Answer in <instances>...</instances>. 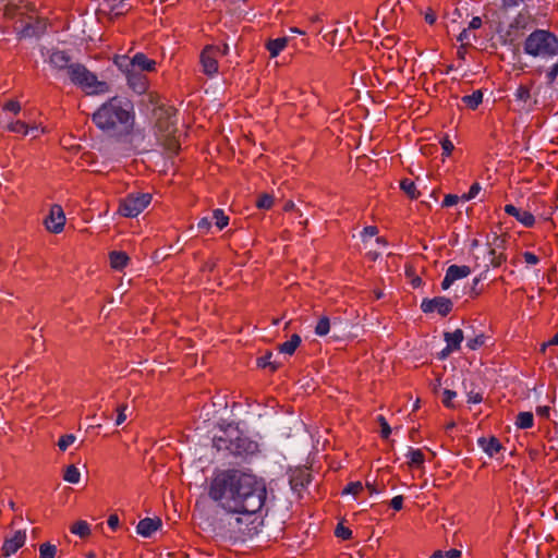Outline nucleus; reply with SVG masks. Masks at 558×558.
<instances>
[{
  "instance_id": "nucleus-31",
  "label": "nucleus",
  "mask_w": 558,
  "mask_h": 558,
  "mask_svg": "<svg viewBox=\"0 0 558 558\" xmlns=\"http://www.w3.org/2000/svg\"><path fill=\"white\" fill-rule=\"evenodd\" d=\"M213 220L219 230H222L229 223V217L220 208H217L213 211Z\"/></svg>"
},
{
  "instance_id": "nucleus-45",
  "label": "nucleus",
  "mask_w": 558,
  "mask_h": 558,
  "mask_svg": "<svg viewBox=\"0 0 558 558\" xmlns=\"http://www.w3.org/2000/svg\"><path fill=\"white\" fill-rule=\"evenodd\" d=\"M460 555L461 551L458 549H449L447 551L437 550L430 558H458Z\"/></svg>"
},
{
  "instance_id": "nucleus-39",
  "label": "nucleus",
  "mask_w": 558,
  "mask_h": 558,
  "mask_svg": "<svg viewBox=\"0 0 558 558\" xmlns=\"http://www.w3.org/2000/svg\"><path fill=\"white\" fill-rule=\"evenodd\" d=\"M274 204V197L269 194H262L256 201V206L259 209H269Z\"/></svg>"
},
{
  "instance_id": "nucleus-5",
  "label": "nucleus",
  "mask_w": 558,
  "mask_h": 558,
  "mask_svg": "<svg viewBox=\"0 0 558 558\" xmlns=\"http://www.w3.org/2000/svg\"><path fill=\"white\" fill-rule=\"evenodd\" d=\"M214 447L218 451L226 450L234 457L246 459L258 452V444L250 437L236 432L233 436H219L214 438Z\"/></svg>"
},
{
  "instance_id": "nucleus-49",
  "label": "nucleus",
  "mask_w": 558,
  "mask_h": 558,
  "mask_svg": "<svg viewBox=\"0 0 558 558\" xmlns=\"http://www.w3.org/2000/svg\"><path fill=\"white\" fill-rule=\"evenodd\" d=\"M3 109L17 114L21 111V105L16 100H10L3 106Z\"/></svg>"
},
{
  "instance_id": "nucleus-55",
  "label": "nucleus",
  "mask_w": 558,
  "mask_h": 558,
  "mask_svg": "<svg viewBox=\"0 0 558 558\" xmlns=\"http://www.w3.org/2000/svg\"><path fill=\"white\" fill-rule=\"evenodd\" d=\"M390 506L393 510H401L403 506V497L401 495L393 497L390 501Z\"/></svg>"
},
{
  "instance_id": "nucleus-8",
  "label": "nucleus",
  "mask_w": 558,
  "mask_h": 558,
  "mask_svg": "<svg viewBox=\"0 0 558 558\" xmlns=\"http://www.w3.org/2000/svg\"><path fill=\"white\" fill-rule=\"evenodd\" d=\"M45 61L48 62L57 75L62 72L68 74L70 72V68L75 64L69 52L60 49L47 50V58Z\"/></svg>"
},
{
  "instance_id": "nucleus-24",
  "label": "nucleus",
  "mask_w": 558,
  "mask_h": 558,
  "mask_svg": "<svg viewBox=\"0 0 558 558\" xmlns=\"http://www.w3.org/2000/svg\"><path fill=\"white\" fill-rule=\"evenodd\" d=\"M515 426L520 429H527L534 425V415L532 412H520L517 415Z\"/></svg>"
},
{
  "instance_id": "nucleus-38",
  "label": "nucleus",
  "mask_w": 558,
  "mask_h": 558,
  "mask_svg": "<svg viewBox=\"0 0 558 558\" xmlns=\"http://www.w3.org/2000/svg\"><path fill=\"white\" fill-rule=\"evenodd\" d=\"M558 77V60L553 63L546 71L545 78L547 85H553Z\"/></svg>"
},
{
  "instance_id": "nucleus-27",
  "label": "nucleus",
  "mask_w": 558,
  "mask_h": 558,
  "mask_svg": "<svg viewBox=\"0 0 558 558\" xmlns=\"http://www.w3.org/2000/svg\"><path fill=\"white\" fill-rule=\"evenodd\" d=\"M488 255H495L497 251H504L506 248V239L497 234H493L492 241L488 240Z\"/></svg>"
},
{
  "instance_id": "nucleus-48",
  "label": "nucleus",
  "mask_w": 558,
  "mask_h": 558,
  "mask_svg": "<svg viewBox=\"0 0 558 558\" xmlns=\"http://www.w3.org/2000/svg\"><path fill=\"white\" fill-rule=\"evenodd\" d=\"M163 146L171 155L178 154L180 149V145L174 138H167Z\"/></svg>"
},
{
  "instance_id": "nucleus-62",
  "label": "nucleus",
  "mask_w": 558,
  "mask_h": 558,
  "mask_svg": "<svg viewBox=\"0 0 558 558\" xmlns=\"http://www.w3.org/2000/svg\"><path fill=\"white\" fill-rule=\"evenodd\" d=\"M550 408L548 405L537 407L536 408V414L542 417H549Z\"/></svg>"
},
{
  "instance_id": "nucleus-40",
  "label": "nucleus",
  "mask_w": 558,
  "mask_h": 558,
  "mask_svg": "<svg viewBox=\"0 0 558 558\" xmlns=\"http://www.w3.org/2000/svg\"><path fill=\"white\" fill-rule=\"evenodd\" d=\"M335 535L341 539H350L352 537V531L344 526L342 523H338L335 529Z\"/></svg>"
},
{
  "instance_id": "nucleus-10",
  "label": "nucleus",
  "mask_w": 558,
  "mask_h": 558,
  "mask_svg": "<svg viewBox=\"0 0 558 558\" xmlns=\"http://www.w3.org/2000/svg\"><path fill=\"white\" fill-rule=\"evenodd\" d=\"M421 310L425 314L437 312L440 316H447L453 307V303L446 296H435L433 299H423L421 303Z\"/></svg>"
},
{
  "instance_id": "nucleus-12",
  "label": "nucleus",
  "mask_w": 558,
  "mask_h": 558,
  "mask_svg": "<svg viewBox=\"0 0 558 558\" xmlns=\"http://www.w3.org/2000/svg\"><path fill=\"white\" fill-rule=\"evenodd\" d=\"M65 223V216L63 209L59 205H53L50 209L49 216L45 219L46 228L53 233H59L63 230Z\"/></svg>"
},
{
  "instance_id": "nucleus-34",
  "label": "nucleus",
  "mask_w": 558,
  "mask_h": 558,
  "mask_svg": "<svg viewBox=\"0 0 558 558\" xmlns=\"http://www.w3.org/2000/svg\"><path fill=\"white\" fill-rule=\"evenodd\" d=\"M57 554V546L50 543H43L39 546L40 558H54Z\"/></svg>"
},
{
  "instance_id": "nucleus-41",
  "label": "nucleus",
  "mask_w": 558,
  "mask_h": 558,
  "mask_svg": "<svg viewBox=\"0 0 558 558\" xmlns=\"http://www.w3.org/2000/svg\"><path fill=\"white\" fill-rule=\"evenodd\" d=\"M506 259L507 256L502 252L498 254L496 253L495 255H489V263L487 264L488 268H498L506 262Z\"/></svg>"
},
{
  "instance_id": "nucleus-26",
  "label": "nucleus",
  "mask_w": 558,
  "mask_h": 558,
  "mask_svg": "<svg viewBox=\"0 0 558 558\" xmlns=\"http://www.w3.org/2000/svg\"><path fill=\"white\" fill-rule=\"evenodd\" d=\"M272 352L267 351L264 355L257 357L256 365L259 368L269 367L271 372H275L279 367V363L276 361H271Z\"/></svg>"
},
{
  "instance_id": "nucleus-6",
  "label": "nucleus",
  "mask_w": 558,
  "mask_h": 558,
  "mask_svg": "<svg viewBox=\"0 0 558 558\" xmlns=\"http://www.w3.org/2000/svg\"><path fill=\"white\" fill-rule=\"evenodd\" d=\"M151 202V194L137 193L129 194L121 199L119 205V213L123 217L134 218L137 217Z\"/></svg>"
},
{
  "instance_id": "nucleus-51",
  "label": "nucleus",
  "mask_w": 558,
  "mask_h": 558,
  "mask_svg": "<svg viewBox=\"0 0 558 558\" xmlns=\"http://www.w3.org/2000/svg\"><path fill=\"white\" fill-rule=\"evenodd\" d=\"M126 409H128V405H125V404H122L117 409L118 414H117V418H116V425L119 426L126 420V414H125Z\"/></svg>"
},
{
  "instance_id": "nucleus-46",
  "label": "nucleus",
  "mask_w": 558,
  "mask_h": 558,
  "mask_svg": "<svg viewBox=\"0 0 558 558\" xmlns=\"http://www.w3.org/2000/svg\"><path fill=\"white\" fill-rule=\"evenodd\" d=\"M377 421L381 427V430H380L381 438L388 439L391 434V428H390L388 422L386 421V418L383 415H378Z\"/></svg>"
},
{
  "instance_id": "nucleus-50",
  "label": "nucleus",
  "mask_w": 558,
  "mask_h": 558,
  "mask_svg": "<svg viewBox=\"0 0 558 558\" xmlns=\"http://www.w3.org/2000/svg\"><path fill=\"white\" fill-rule=\"evenodd\" d=\"M459 196L454 194H447L442 201V207H451L454 206L459 202Z\"/></svg>"
},
{
  "instance_id": "nucleus-63",
  "label": "nucleus",
  "mask_w": 558,
  "mask_h": 558,
  "mask_svg": "<svg viewBox=\"0 0 558 558\" xmlns=\"http://www.w3.org/2000/svg\"><path fill=\"white\" fill-rule=\"evenodd\" d=\"M481 26L482 19L480 16H474L469 24V29H478Z\"/></svg>"
},
{
  "instance_id": "nucleus-47",
  "label": "nucleus",
  "mask_w": 558,
  "mask_h": 558,
  "mask_svg": "<svg viewBox=\"0 0 558 558\" xmlns=\"http://www.w3.org/2000/svg\"><path fill=\"white\" fill-rule=\"evenodd\" d=\"M440 145H441V148H442V155L448 157L450 156V154L452 153V150L454 149V145L453 143L449 140L448 136H445L440 140Z\"/></svg>"
},
{
  "instance_id": "nucleus-32",
  "label": "nucleus",
  "mask_w": 558,
  "mask_h": 558,
  "mask_svg": "<svg viewBox=\"0 0 558 558\" xmlns=\"http://www.w3.org/2000/svg\"><path fill=\"white\" fill-rule=\"evenodd\" d=\"M331 327L330 319L327 316H323L318 319L315 326V333L319 337L326 336Z\"/></svg>"
},
{
  "instance_id": "nucleus-22",
  "label": "nucleus",
  "mask_w": 558,
  "mask_h": 558,
  "mask_svg": "<svg viewBox=\"0 0 558 558\" xmlns=\"http://www.w3.org/2000/svg\"><path fill=\"white\" fill-rule=\"evenodd\" d=\"M461 101L470 109L475 110L483 101V92L476 89L471 95L463 96Z\"/></svg>"
},
{
  "instance_id": "nucleus-36",
  "label": "nucleus",
  "mask_w": 558,
  "mask_h": 558,
  "mask_svg": "<svg viewBox=\"0 0 558 558\" xmlns=\"http://www.w3.org/2000/svg\"><path fill=\"white\" fill-rule=\"evenodd\" d=\"M400 187L404 193H407L411 198H416V186L415 183L409 179H404L400 182Z\"/></svg>"
},
{
  "instance_id": "nucleus-7",
  "label": "nucleus",
  "mask_w": 558,
  "mask_h": 558,
  "mask_svg": "<svg viewBox=\"0 0 558 558\" xmlns=\"http://www.w3.org/2000/svg\"><path fill=\"white\" fill-rule=\"evenodd\" d=\"M113 64L117 68H123L128 70V66H130L143 72H153L156 69V61L149 59L143 52H136L133 57L128 54H118L113 58Z\"/></svg>"
},
{
  "instance_id": "nucleus-60",
  "label": "nucleus",
  "mask_w": 558,
  "mask_h": 558,
  "mask_svg": "<svg viewBox=\"0 0 558 558\" xmlns=\"http://www.w3.org/2000/svg\"><path fill=\"white\" fill-rule=\"evenodd\" d=\"M453 282L454 280L450 276H448V272L446 271L445 277L441 281V289L448 290L453 284Z\"/></svg>"
},
{
  "instance_id": "nucleus-59",
  "label": "nucleus",
  "mask_w": 558,
  "mask_h": 558,
  "mask_svg": "<svg viewBox=\"0 0 558 558\" xmlns=\"http://www.w3.org/2000/svg\"><path fill=\"white\" fill-rule=\"evenodd\" d=\"M0 3L4 7V15L12 16L14 14L15 5L5 3V0H0Z\"/></svg>"
},
{
  "instance_id": "nucleus-29",
  "label": "nucleus",
  "mask_w": 558,
  "mask_h": 558,
  "mask_svg": "<svg viewBox=\"0 0 558 558\" xmlns=\"http://www.w3.org/2000/svg\"><path fill=\"white\" fill-rule=\"evenodd\" d=\"M407 458L411 466H421L424 463V454L420 449L409 447Z\"/></svg>"
},
{
  "instance_id": "nucleus-56",
  "label": "nucleus",
  "mask_w": 558,
  "mask_h": 558,
  "mask_svg": "<svg viewBox=\"0 0 558 558\" xmlns=\"http://www.w3.org/2000/svg\"><path fill=\"white\" fill-rule=\"evenodd\" d=\"M211 227V220L207 217H204L202 218L198 222H197V228L199 230H203V231H208Z\"/></svg>"
},
{
  "instance_id": "nucleus-14",
  "label": "nucleus",
  "mask_w": 558,
  "mask_h": 558,
  "mask_svg": "<svg viewBox=\"0 0 558 558\" xmlns=\"http://www.w3.org/2000/svg\"><path fill=\"white\" fill-rule=\"evenodd\" d=\"M505 211L508 215L514 217L519 222H521L526 228H531L535 223V218L530 211L517 208L512 204L506 205Z\"/></svg>"
},
{
  "instance_id": "nucleus-23",
  "label": "nucleus",
  "mask_w": 558,
  "mask_h": 558,
  "mask_svg": "<svg viewBox=\"0 0 558 558\" xmlns=\"http://www.w3.org/2000/svg\"><path fill=\"white\" fill-rule=\"evenodd\" d=\"M448 276H450L454 281L459 279H463L471 274V268L469 266L462 265H450L447 270Z\"/></svg>"
},
{
  "instance_id": "nucleus-3",
  "label": "nucleus",
  "mask_w": 558,
  "mask_h": 558,
  "mask_svg": "<svg viewBox=\"0 0 558 558\" xmlns=\"http://www.w3.org/2000/svg\"><path fill=\"white\" fill-rule=\"evenodd\" d=\"M524 53L545 60L558 56V37L548 29L536 28L524 40Z\"/></svg>"
},
{
  "instance_id": "nucleus-15",
  "label": "nucleus",
  "mask_w": 558,
  "mask_h": 558,
  "mask_svg": "<svg viewBox=\"0 0 558 558\" xmlns=\"http://www.w3.org/2000/svg\"><path fill=\"white\" fill-rule=\"evenodd\" d=\"M161 526V520L159 518H145L140 520L136 532L143 537H150Z\"/></svg>"
},
{
  "instance_id": "nucleus-4",
  "label": "nucleus",
  "mask_w": 558,
  "mask_h": 558,
  "mask_svg": "<svg viewBox=\"0 0 558 558\" xmlns=\"http://www.w3.org/2000/svg\"><path fill=\"white\" fill-rule=\"evenodd\" d=\"M66 75L73 85L81 88L87 95H100L109 92L108 84L99 81L95 73L80 62H75Z\"/></svg>"
},
{
  "instance_id": "nucleus-61",
  "label": "nucleus",
  "mask_w": 558,
  "mask_h": 558,
  "mask_svg": "<svg viewBox=\"0 0 558 558\" xmlns=\"http://www.w3.org/2000/svg\"><path fill=\"white\" fill-rule=\"evenodd\" d=\"M453 282L454 280L450 276H448V272L446 271L445 277L441 281V289L448 290L453 284Z\"/></svg>"
},
{
  "instance_id": "nucleus-16",
  "label": "nucleus",
  "mask_w": 558,
  "mask_h": 558,
  "mask_svg": "<svg viewBox=\"0 0 558 558\" xmlns=\"http://www.w3.org/2000/svg\"><path fill=\"white\" fill-rule=\"evenodd\" d=\"M477 445L488 457H494L502 449L501 442L494 436L490 438L480 437Z\"/></svg>"
},
{
  "instance_id": "nucleus-64",
  "label": "nucleus",
  "mask_w": 558,
  "mask_h": 558,
  "mask_svg": "<svg viewBox=\"0 0 558 558\" xmlns=\"http://www.w3.org/2000/svg\"><path fill=\"white\" fill-rule=\"evenodd\" d=\"M108 525L112 529V530H116L118 526H119V517L117 514H111L109 518H108Z\"/></svg>"
},
{
  "instance_id": "nucleus-30",
  "label": "nucleus",
  "mask_w": 558,
  "mask_h": 558,
  "mask_svg": "<svg viewBox=\"0 0 558 558\" xmlns=\"http://www.w3.org/2000/svg\"><path fill=\"white\" fill-rule=\"evenodd\" d=\"M63 478L68 483L77 484L81 480V472L75 465L71 464L65 469Z\"/></svg>"
},
{
  "instance_id": "nucleus-57",
  "label": "nucleus",
  "mask_w": 558,
  "mask_h": 558,
  "mask_svg": "<svg viewBox=\"0 0 558 558\" xmlns=\"http://www.w3.org/2000/svg\"><path fill=\"white\" fill-rule=\"evenodd\" d=\"M482 400H483V398H482V395L480 392L470 391L468 393V402L469 403L476 404V403L482 402Z\"/></svg>"
},
{
  "instance_id": "nucleus-43",
  "label": "nucleus",
  "mask_w": 558,
  "mask_h": 558,
  "mask_svg": "<svg viewBox=\"0 0 558 558\" xmlns=\"http://www.w3.org/2000/svg\"><path fill=\"white\" fill-rule=\"evenodd\" d=\"M363 489L361 482H351L342 490L343 495H357Z\"/></svg>"
},
{
  "instance_id": "nucleus-25",
  "label": "nucleus",
  "mask_w": 558,
  "mask_h": 558,
  "mask_svg": "<svg viewBox=\"0 0 558 558\" xmlns=\"http://www.w3.org/2000/svg\"><path fill=\"white\" fill-rule=\"evenodd\" d=\"M288 39L286 37H280L276 39H270L267 43V49L272 58L277 57L287 46Z\"/></svg>"
},
{
  "instance_id": "nucleus-9",
  "label": "nucleus",
  "mask_w": 558,
  "mask_h": 558,
  "mask_svg": "<svg viewBox=\"0 0 558 558\" xmlns=\"http://www.w3.org/2000/svg\"><path fill=\"white\" fill-rule=\"evenodd\" d=\"M119 71L124 75L128 86L137 95H143L147 92L148 80L146 74L136 70L135 68L128 66L126 69L118 68Z\"/></svg>"
},
{
  "instance_id": "nucleus-11",
  "label": "nucleus",
  "mask_w": 558,
  "mask_h": 558,
  "mask_svg": "<svg viewBox=\"0 0 558 558\" xmlns=\"http://www.w3.org/2000/svg\"><path fill=\"white\" fill-rule=\"evenodd\" d=\"M26 542V531L17 530L11 537H7L2 545V555L4 557H10L15 554L21 547L24 546Z\"/></svg>"
},
{
  "instance_id": "nucleus-58",
  "label": "nucleus",
  "mask_w": 558,
  "mask_h": 558,
  "mask_svg": "<svg viewBox=\"0 0 558 558\" xmlns=\"http://www.w3.org/2000/svg\"><path fill=\"white\" fill-rule=\"evenodd\" d=\"M458 40L463 45H468L469 44V40H470V33H469V28H464L462 29V32L459 34L458 36Z\"/></svg>"
},
{
  "instance_id": "nucleus-17",
  "label": "nucleus",
  "mask_w": 558,
  "mask_h": 558,
  "mask_svg": "<svg viewBox=\"0 0 558 558\" xmlns=\"http://www.w3.org/2000/svg\"><path fill=\"white\" fill-rule=\"evenodd\" d=\"M45 32V26L40 22L27 23L17 33L20 39L40 37Z\"/></svg>"
},
{
  "instance_id": "nucleus-2",
  "label": "nucleus",
  "mask_w": 558,
  "mask_h": 558,
  "mask_svg": "<svg viewBox=\"0 0 558 558\" xmlns=\"http://www.w3.org/2000/svg\"><path fill=\"white\" fill-rule=\"evenodd\" d=\"M93 122L110 135L129 134L134 124L133 104L126 98L114 96L94 112Z\"/></svg>"
},
{
  "instance_id": "nucleus-53",
  "label": "nucleus",
  "mask_w": 558,
  "mask_h": 558,
  "mask_svg": "<svg viewBox=\"0 0 558 558\" xmlns=\"http://www.w3.org/2000/svg\"><path fill=\"white\" fill-rule=\"evenodd\" d=\"M377 232H378V230L376 227L367 226L363 229V231L361 233L362 240L365 241L366 238H372V236L376 235Z\"/></svg>"
},
{
  "instance_id": "nucleus-1",
  "label": "nucleus",
  "mask_w": 558,
  "mask_h": 558,
  "mask_svg": "<svg viewBox=\"0 0 558 558\" xmlns=\"http://www.w3.org/2000/svg\"><path fill=\"white\" fill-rule=\"evenodd\" d=\"M208 496L227 513L252 515L265 506L267 489L264 481L254 475L223 470L211 478Z\"/></svg>"
},
{
  "instance_id": "nucleus-37",
  "label": "nucleus",
  "mask_w": 558,
  "mask_h": 558,
  "mask_svg": "<svg viewBox=\"0 0 558 558\" xmlns=\"http://www.w3.org/2000/svg\"><path fill=\"white\" fill-rule=\"evenodd\" d=\"M457 397V392L451 389H445L442 391V403L446 408L453 409L456 408V403L453 402V399Z\"/></svg>"
},
{
  "instance_id": "nucleus-33",
  "label": "nucleus",
  "mask_w": 558,
  "mask_h": 558,
  "mask_svg": "<svg viewBox=\"0 0 558 558\" xmlns=\"http://www.w3.org/2000/svg\"><path fill=\"white\" fill-rule=\"evenodd\" d=\"M125 1L126 0H106V5L109 8L111 13H113L116 16H119L125 12Z\"/></svg>"
},
{
  "instance_id": "nucleus-44",
  "label": "nucleus",
  "mask_w": 558,
  "mask_h": 558,
  "mask_svg": "<svg viewBox=\"0 0 558 558\" xmlns=\"http://www.w3.org/2000/svg\"><path fill=\"white\" fill-rule=\"evenodd\" d=\"M75 439L76 438L73 434L62 436L58 441L59 449L65 451L75 441Z\"/></svg>"
},
{
  "instance_id": "nucleus-52",
  "label": "nucleus",
  "mask_w": 558,
  "mask_h": 558,
  "mask_svg": "<svg viewBox=\"0 0 558 558\" xmlns=\"http://www.w3.org/2000/svg\"><path fill=\"white\" fill-rule=\"evenodd\" d=\"M487 272H488V265H485L484 270L480 274V276L473 279V284H472L471 290L475 294H477V292L475 291L476 286H478L480 281L486 279Z\"/></svg>"
},
{
  "instance_id": "nucleus-19",
  "label": "nucleus",
  "mask_w": 558,
  "mask_h": 558,
  "mask_svg": "<svg viewBox=\"0 0 558 558\" xmlns=\"http://www.w3.org/2000/svg\"><path fill=\"white\" fill-rule=\"evenodd\" d=\"M7 128L9 131L13 133H19L23 135L33 134L34 137L37 136L38 133L37 126H28L22 121L10 122Z\"/></svg>"
},
{
  "instance_id": "nucleus-54",
  "label": "nucleus",
  "mask_w": 558,
  "mask_h": 558,
  "mask_svg": "<svg viewBox=\"0 0 558 558\" xmlns=\"http://www.w3.org/2000/svg\"><path fill=\"white\" fill-rule=\"evenodd\" d=\"M523 258L529 265H537L539 263V258L532 252H524Z\"/></svg>"
},
{
  "instance_id": "nucleus-13",
  "label": "nucleus",
  "mask_w": 558,
  "mask_h": 558,
  "mask_svg": "<svg viewBox=\"0 0 558 558\" xmlns=\"http://www.w3.org/2000/svg\"><path fill=\"white\" fill-rule=\"evenodd\" d=\"M215 48L206 47L201 54V64L206 75L213 76L218 72V61L215 56Z\"/></svg>"
},
{
  "instance_id": "nucleus-28",
  "label": "nucleus",
  "mask_w": 558,
  "mask_h": 558,
  "mask_svg": "<svg viewBox=\"0 0 558 558\" xmlns=\"http://www.w3.org/2000/svg\"><path fill=\"white\" fill-rule=\"evenodd\" d=\"M71 532L84 538L90 534V526L86 521L80 520L71 526Z\"/></svg>"
},
{
  "instance_id": "nucleus-35",
  "label": "nucleus",
  "mask_w": 558,
  "mask_h": 558,
  "mask_svg": "<svg viewBox=\"0 0 558 558\" xmlns=\"http://www.w3.org/2000/svg\"><path fill=\"white\" fill-rule=\"evenodd\" d=\"M486 336L484 333H480L475 336L474 338H469L466 341V347L470 350H477L478 348L483 347L486 342Z\"/></svg>"
},
{
  "instance_id": "nucleus-18",
  "label": "nucleus",
  "mask_w": 558,
  "mask_h": 558,
  "mask_svg": "<svg viewBox=\"0 0 558 558\" xmlns=\"http://www.w3.org/2000/svg\"><path fill=\"white\" fill-rule=\"evenodd\" d=\"M109 259L111 267L116 270H122L130 260L128 254L122 251L110 252Z\"/></svg>"
},
{
  "instance_id": "nucleus-20",
  "label": "nucleus",
  "mask_w": 558,
  "mask_h": 558,
  "mask_svg": "<svg viewBox=\"0 0 558 558\" xmlns=\"http://www.w3.org/2000/svg\"><path fill=\"white\" fill-rule=\"evenodd\" d=\"M444 339L446 341V344L449 345V348H453L457 351L461 347V342L464 339V335L461 329H456L452 332H450V331L444 332Z\"/></svg>"
},
{
  "instance_id": "nucleus-21",
  "label": "nucleus",
  "mask_w": 558,
  "mask_h": 558,
  "mask_svg": "<svg viewBox=\"0 0 558 558\" xmlns=\"http://www.w3.org/2000/svg\"><path fill=\"white\" fill-rule=\"evenodd\" d=\"M301 341V337L298 333H293L288 341L278 345V350L280 353L292 355L300 345Z\"/></svg>"
},
{
  "instance_id": "nucleus-42",
  "label": "nucleus",
  "mask_w": 558,
  "mask_h": 558,
  "mask_svg": "<svg viewBox=\"0 0 558 558\" xmlns=\"http://www.w3.org/2000/svg\"><path fill=\"white\" fill-rule=\"evenodd\" d=\"M514 97L517 100L526 102L531 98L530 88L527 86L520 85L514 93Z\"/></svg>"
}]
</instances>
